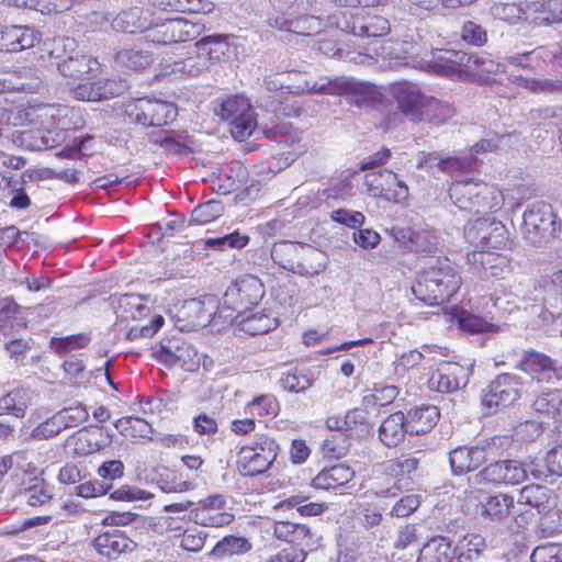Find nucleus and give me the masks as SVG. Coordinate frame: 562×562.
Listing matches in <instances>:
<instances>
[{"label":"nucleus","mask_w":562,"mask_h":562,"mask_svg":"<svg viewBox=\"0 0 562 562\" xmlns=\"http://www.w3.org/2000/svg\"><path fill=\"white\" fill-rule=\"evenodd\" d=\"M518 368L535 374L542 391L533 402L535 411L562 420V361L538 351H527Z\"/></svg>","instance_id":"nucleus-1"},{"label":"nucleus","mask_w":562,"mask_h":562,"mask_svg":"<svg viewBox=\"0 0 562 562\" xmlns=\"http://www.w3.org/2000/svg\"><path fill=\"white\" fill-rule=\"evenodd\" d=\"M461 278L448 258L426 267L412 286L414 295L427 305H440L459 290Z\"/></svg>","instance_id":"nucleus-2"},{"label":"nucleus","mask_w":562,"mask_h":562,"mask_svg":"<svg viewBox=\"0 0 562 562\" xmlns=\"http://www.w3.org/2000/svg\"><path fill=\"white\" fill-rule=\"evenodd\" d=\"M453 205L467 214H488L499 210L504 202L502 191L484 182L454 181L449 187Z\"/></svg>","instance_id":"nucleus-3"},{"label":"nucleus","mask_w":562,"mask_h":562,"mask_svg":"<svg viewBox=\"0 0 562 562\" xmlns=\"http://www.w3.org/2000/svg\"><path fill=\"white\" fill-rule=\"evenodd\" d=\"M278 451V443L266 436L259 437L251 445L240 447L236 456L238 473L246 477L266 473L277 459Z\"/></svg>","instance_id":"nucleus-4"},{"label":"nucleus","mask_w":562,"mask_h":562,"mask_svg":"<svg viewBox=\"0 0 562 562\" xmlns=\"http://www.w3.org/2000/svg\"><path fill=\"white\" fill-rule=\"evenodd\" d=\"M522 231L525 238L535 246H541L557 237L560 222L551 204L543 201L531 203L524 213Z\"/></svg>","instance_id":"nucleus-5"},{"label":"nucleus","mask_w":562,"mask_h":562,"mask_svg":"<svg viewBox=\"0 0 562 562\" xmlns=\"http://www.w3.org/2000/svg\"><path fill=\"white\" fill-rule=\"evenodd\" d=\"M123 114L132 123L144 126H162L172 122L178 114L177 106L167 101L140 98L126 102Z\"/></svg>","instance_id":"nucleus-6"},{"label":"nucleus","mask_w":562,"mask_h":562,"mask_svg":"<svg viewBox=\"0 0 562 562\" xmlns=\"http://www.w3.org/2000/svg\"><path fill=\"white\" fill-rule=\"evenodd\" d=\"M521 384L520 378L515 374H498L482 392L484 414L493 415L517 402Z\"/></svg>","instance_id":"nucleus-7"},{"label":"nucleus","mask_w":562,"mask_h":562,"mask_svg":"<svg viewBox=\"0 0 562 562\" xmlns=\"http://www.w3.org/2000/svg\"><path fill=\"white\" fill-rule=\"evenodd\" d=\"M465 239L475 248L504 249L508 244V233L505 225L494 216L477 217L464 228Z\"/></svg>","instance_id":"nucleus-8"},{"label":"nucleus","mask_w":562,"mask_h":562,"mask_svg":"<svg viewBox=\"0 0 562 562\" xmlns=\"http://www.w3.org/2000/svg\"><path fill=\"white\" fill-rule=\"evenodd\" d=\"M56 106L37 104L26 108L15 106L0 93V131L3 126H27V124L49 125L54 122Z\"/></svg>","instance_id":"nucleus-9"},{"label":"nucleus","mask_w":562,"mask_h":562,"mask_svg":"<svg viewBox=\"0 0 562 562\" xmlns=\"http://www.w3.org/2000/svg\"><path fill=\"white\" fill-rule=\"evenodd\" d=\"M76 45L74 38L63 37L53 42L50 56L57 59L56 67L64 77L80 79L83 75H89L98 68L97 59L83 54H67V49L72 50Z\"/></svg>","instance_id":"nucleus-10"},{"label":"nucleus","mask_w":562,"mask_h":562,"mask_svg":"<svg viewBox=\"0 0 562 562\" xmlns=\"http://www.w3.org/2000/svg\"><path fill=\"white\" fill-rule=\"evenodd\" d=\"M217 114L229 122L232 135L238 140L249 137L257 126L249 100L243 95L224 100Z\"/></svg>","instance_id":"nucleus-11"},{"label":"nucleus","mask_w":562,"mask_h":562,"mask_svg":"<svg viewBox=\"0 0 562 562\" xmlns=\"http://www.w3.org/2000/svg\"><path fill=\"white\" fill-rule=\"evenodd\" d=\"M59 122L60 109L56 108L52 124H27V128L19 132L21 146L30 150H44L60 145L66 138V130L59 127Z\"/></svg>","instance_id":"nucleus-12"},{"label":"nucleus","mask_w":562,"mask_h":562,"mask_svg":"<svg viewBox=\"0 0 562 562\" xmlns=\"http://www.w3.org/2000/svg\"><path fill=\"white\" fill-rule=\"evenodd\" d=\"M265 294L263 284L254 276H246L231 284L223 296L225 307L241 316L251 306L259 303Z\"/></svg>","instance_id":"nucleus-13"},{"label":"nucleus","mask_w":562,"mask_h":562,"mask_svg":"<svg viewBox=\"0 0 562 562\" xmlns=\"http://www.w3.org/2000/svg\"><path fill=\"white\" fill-rule=\"evenodd\" d=\"M204 25L183 18L166 20L148 29L146 38L153 43L168 45L195 40Z\"/></svg>","instance_id":"nucleus-14"},{"label":"nucleus","mask_w":562,"mask_h":562,"mask_svg":"<svg viewBox=\"0 0 562 562\" xmlns=\"http://www.w3.org/2000/svg\"><path fill=\"white\" fill-rule=\"evenodd\" d=\"M364 184L371 196L383 198L386 201L400 203L408 198V187L389 169H380L366 175Z\"/></svg>","instance_id":"nucleus-15"},{"label":"nucleus","mask_w":562,"mask_h":562,"mask_svg":"<svg viewBox=\"0 0 562 562\" xmlns=\"http://www.w3.org/2000/svg\"><path fill=\"white\" fill-rule=\"evenodd\" d=\"M155 358L167 367L179 366L186 371H193L199 366L196 350L180 337L161 340Z\"/></svg>","instance_id":"nucleus-16"},{"label":"nucleus","mask_w":562,"mask_h":562,"mask_svg":"<svg viewBox=\"0 0 562 562\" xmlns=\"http://www.w3.org/2000/svg\"><path fill=\"white\" fill-rule=\"evenodd\" d=\"M473 371V363L462 366L457 362L442 363L428 380L431 390L451 393L465 387Z\"/></svg>","instance_id":"nucleus-17"},{"label":"nucleus","mask_w":562,"mask_h":562,"mask_svg":"<svg viewBox=\"0 0 562 562\" xmlns=\"http://www.w3.org/2000/svg\"><path fill=\"white\" fill-rule=\"evenodd\" d=\"M226 501L223 495L214 494L200 501L189 512V519L198 525L206 527H223L229 525L234 516L224 512Z\"/></svg>","instance_id":"nucleus-18"},{"label":"nucleus","mask_w":562,"mask_h":562,"mask_svg":"<svg viewBox=\"0 0 562 562\" xmlns=\"http://www.w3.org/2000/svg\"><path fill=\"white\" fill-rule=\"evenodd\" d=\"M477 483L518 485L527 480V469L515 460L496 461L475 475Z\"/></svg>","instance_id":"nucleus-19"},{"label":"nucleus","mask_w":562,"mask_h":562,"mask_svg":"<svg viewBox=\"0 0 562 562\" xmlns=\"http://www.w3.org/2000/svg\"><path fill=\"white\" fill-rule=\"evenodd\" d=\"M271 529L277 539L292 543L299 547L297 549H304L306 553L318 544L316 533L305 524L274 520Z\"/></svg>","instance_id":"nucleus-20"},{"label":"nucleus","mask_w":562,"mask_h":562,"mask_svg":"<svg viewBox=\"0 0 562 562\" xmlns=\"http://www.w3.org/2000/svg\"><path fill=\"white\" fill-rule=\"evenodd\" d=\"M422 451H416L412 454H402L401 457L389 461L386 471L390 475L394 476L396 481L394 484L385 490L376 492L378 495L389 497L396 496L403 487H408L411 484V474L414 473L420 462L418 457Z\"/></svg>","instance_id":"nucleus-21"},{"label":"nucleus","mask_w":562,"mask_h":562,"mask_svg":"<svg viewBox=\"0 0 562 562\" xmlns=\"http://www.w3.org/2000/svg\"><path fill=\"white\" fill-rule=\"evenodd\" d=\"M41 33L27 25L0 26V52L18 53L40 43Z\"/></svg>","instance_id":"nucleus-22"},{"label":"nucleus","mask_w":562,"mask_h":562,"mask_svg":"<svg viewBox=\"0 0 562 562\" xmlns=\"http://www.w3.org/2000/svg\"><path fill=\"white\" fill-rule=\"evenodd\" d=\"M427 97L414 85L403 83L394 88V99L400 112L414 123L423 121Z\"/></svg>","instance_id":"nucleus-23"},{"label":"nucleus","mask_w":562,"mask_h":562,"mask_svg":"<svg viewBox=\"0 0 562 562\" xmlns=\"http://www.w3.org/2000/svg\"><path fill=\"white\" fill-rule=\"evenodd\" d=\"M95 551L108 560H115L121 554L132 552L137 544L122 530L111 529L99 533L92 541Z\"/></svg>","instance_id":"nucleus-24"},{"label":"nucleus","mask_w":562,"mask_h":562,"mask_svg":"<svg viewBox=\"0 0 562 562\" xmlns=\"http://www.w3.org/2000/svg\"><path fill=\"white\" fill-rule=\"evenodd\" d=\"M302 248L296 243L280 241L273 245L271 249L272 260L285 270L292 271L300 276L315 274L324 269V265L319 263L317 267L307 268L299 262V252Z\"/></svg>","instance_id":"nucleus-25"},{"label":"nucleus","mask_w":562,"mask_h":562,"mask_svg":"<svg viewBox=\"0 0 562 562\" xmlns=\"http://www.w3.org/2000/svg\"><path fill=\"white\" fill-rule=\"evenodd\" d=\"M495 250H473L467 256L468 262L475 269L482 270L486 277L502 278L504 273L510 271V261L506 256Z\"/></svg>","instance_id":"nucleus-26"},{"label":"nucleus","mask_w":562,"mask_h":562,"mask_svg":"<svg viewBox=\"0 0 562 562\" xmlns=\"http://www.w3.org/2000/svg\"><path fill=\"white\" fill-rule=\"evenodd\" d=\"M487 460L484 447H458L449 452V463L452 473L464 474L480 468Z\"/></svg>","instance_id":"nucleus-27"},{"label":"nucleus","mask_w":562,"mask_h":562,"mask_svg":"<svg viewBox=\"0 0 562 562\" xmlns=\"http://www.w3.org/2000/svg\"><path fill=\"white\" fill-rule=\"evenodd\" d=\"M218 308L214 295H205L202 299H191L183 305V314L190 319L192 329L203 328L210 325Z\"/></svg>","instance_id":"nucleus-28"},{"label":"nucleus","mask_w":562,"mask_h":562,"mask_svg":"<svg viewBox=\"0 0 562 562\" xmlns=\"http://www.w3.org/2000/svg\"><path fill=\"white\" fill-rule=\"evenodd\" d=\"M369 413L362 408L348 411L344 416L336 415L326 419V427L331 431H342L346 435H360L368 430Z\"/></svg>","instance_id":"nucleus-29"},{"label":"nucleus","mask_w":562,"mask_h":562,"mask_svg":"<svg viewBox=\"0 0 562 562\" xmlns=\"http://www.w3.org/2000/svg\"><path fill=\"white\" fill-rule=\"evenodd\" d=\"M358 83L351 78L346 77H321L315 81L306 80L302 86V92H311L318 94L341 95L346 93L356 92Z\"/></svg>","instance_id":"nucleus-30"},{"label":"nucleus","mask_w":562,"mask_h":562,"mask_svg":"<svg viewBox=\"0 0 562 562\" xmlns=\"http://www.w3.org/2000/svg\"><path fill=\"white\" fill-rule=\"evenodd\" d=\"M406 432H409L406 417L404 413L396 412L382 422L379 438L384 446L392 448L404 440Z\"/></svg>","instance_id":"nucleus-31"},{"label":"nucleus","mask_w":562,"mask_h":562,"mask_svg":"<svg viewBox=\"0 0 562 562\" xmlns=\"http://www.w3.org/2000/svg\"><path fill=\"white\" fill-rule=\"evenodd\" d=\"M144 297L139 294L125 293L119 297H113V304L117 318L121 319H142L150 312L148 305L143 303Z\"/></svg>","instance_id":"nucleus-32"},{"label":"nucleus","mask_w":562,"mask_h":562,"mask_svg":"<svg viewBox=\"0 0 562 562\" xmlns=\"http://www.w3.org/2000/svg\"><path fill=\"white\" fill-rule=\"evenodd\" d=\"M355 475V471L344 464L338 463L330 468L322 470L312 481L316 488L330 490L346 485Z\"/></svg>","instance_id":"nucleus-33"},{"label":"nucleus","mask_w":562,"mask_h":562,"mask_svg":"<svg viewBox=\"0 0 562 562\" xmlns=\"http://www.w3.org/2000/svg\"><path fill=\"white\" fill-rule=\"evenodd\" d=\"M453 540L445 536L429 539L420 549L417 562H451Z\"/></svg>","instance_id":"nucleus-34"},{"label":"nucleus","mask_w":562,"mask_h":562,"mask_svg":"<svg viewBox=\"0 0 562 562\" xmlns=\"http://www.w3.org/2000/svg\"><path fill=\"white\" fill-rule=\"evenodd\" d=\"M112 29L117 32L137 33L150 29L147 16L144 15V10L139 7H133L128 10L120 12L112 20Z\"/></svg>","instance_id":"nucleus-35"},{"label":"nucleus","mask_w":562,"mask_h":562,"mask_svg":"<svg viewBox=\"0 0 562 562\" xmlns=\"http://www.w3.org/2000/svg\"><path fill=\"white\" fill-rule=\"evenodd\" d=\"M440 413L436 406L426 405L408 413L407 425L411 434H426L438 422Z\"/></svg>","instance_id":"nucleus-36"},{"label":"nucleus","mask_w":562,"mask_h":562,"mask_svg":"<svg viewBox=\"0 0 562 562\" xmlns=\"http://www.w3.org/2000/svg\"><path fill=\"white\" fill-rule=\"evenodd\" d=\"M209 66L206 58H204V55L200 54V52H198L195 56H190L186 59L175 61L166 59L162 63L165 74H187L191 77L199 76L203 70L207 69Z\"/></svg>","instance_id":"nucleus-37"},{"label":"nucleus","mask_w":562,"mask_h":562,"mask_svg":"<svg viewBox=\"0 0 562 562\" xmlns=\"http://www.w3.org/2000/svg\"><path fill=\"white\" fill-rule=\"evenodd\" d=\"M389 31V21L379 15L357 18L351 26V32L360 37H379L387 34Z\"/></svg>","instance_id":"nucleus-38"},{"label":"nucleus","mask_w":562,"mask_h":562,"mask_svg":"<svg viewBox=\"0 0 562 562\" xmlns=\"http://www.w3.org/2000/svg\"><path fill=\"white\" fill-rule=\"evenodd\" d=\"M454 114L456 109L451 103L428 95L424 106L422 122L440 125L450 120Z\"/></svg>","instance_id":"nucleus-39"},{"label":"nucleus","mask_w":562,"mask_h":562,"mask_svg":"<svg viewBox=\"0 0 562 562\" xmlns=\"http://www.w3.org/2000/svg\"><path fill=\"white\" fill-rule=\"evenodd\" d=\"M115 61L121 67L133 70H143L154 61L153 55L147 49L133 47L122 48L115 54Z\"/></svg>","instance_id":"nucleus-40"},{"label":"nucleus","mask_w":562,"mask_h":562,"mask_svg":"<svg viewBox=\"0 0 562 562\" xmlns=\"http://www.w3.org/2000/svg\"><path fill=\"white\" fill-rule=\"evenodd\" d=\"M31 403V394L25 389H15L0 398V416L11 414L23 417Z\"/></svg>","instance_id":"nucleus-41"},{"label":"nucleus","mask_w":562,"mask_h":562,"mask_svg":"<svg viewBox=\"0 0 562 562\" xmlns=\"http://www.w3.org/2000/svg\"><path fill=\"white\" fill-rule=\"evenodd\" d=\"M196 48L200 54L204 55L209 65L218 61L229 49V44L225 35L214 34L205 36L196 42Z\"/></svg>","instance_id":"nucleus-42"},{"label":"nucleus","mask_w":562,"mask_h":562,"mask_svg":"<svg viewBox=\"0 0 562 562\" xmlns=\"http://www.w3.org/2000/svg\"><path fill=\"white\" fill-rule=\"evenodd\" d=\"M550 502V490L542 485L530 484L522 487L519 493L518 503L537 509L539 514L548 510Z\"/></svg>","instance_id":"nucleus-43"},{"label":"nucleus","mask_w":562,"mask_h":562,"mask_svg":"<svg viewBox=\"0 0 562 562\" xmlns=\"http://www.w3.org/2000/svg\"><path fill=\"white\" fill-rule=\"evenodd\" d=\"M453 552L469 561L479 558L486 547L485 539L481 535L470 532L453 540Z\"/></svg>","instance_id":"nucleus-44"},{"label":"nucleus","mask_w":562,"mask_h":562,"mask_svg":"<svg viewBox=\"0 0 562 562\" xmlns=\"http://www.w3.org/2000/svg\"><path fill=\"white\" fill-rule=\"evenodd\" d=\"M277 325V318L265 312L254 313L239 322L240 329L251 336L266 334Z\"/></svg>","instance_id":"nucleus-45"},{"label":"nucleus","mask_w":562,"mask_h":562,"mask_svg":"<svg viewBox=\"0 0 562 562\" xmlns=\"http://www.w3.org/2000/svg\"><path fill=\"white\" fill-rule=\"evenodd\" d=\"M514 498L505 494L490 496L483 504L482 515L495 520H502L509 514Z\"/></svg>","instance_id":"nucleus-46"},{"label":"nucleus","mask_w":562,"mask_h":562,"mask_svg":"<svg viewBox=\"0 0 562 562\" xmlns=\"http://www.w3.org/2000/svg\"><path fill=\"white\" fill-rule=\"evenodd\" d=\"M349 447V436L342 431H336L324 440L322 445V452L327 459H340L346 456Z\"/></svg>","instance_id":"nucleus-47"},{"label":"nucleus","mask_w":562,"mask_h":562,"mask_svg":"<svg viewBox=\"0 0 562 562\" xmlns=\"http://www.w3.org/2000/svg\"><path fill=\"white\" fill-rule=\"evenodd\" d=\"M549 0H530L522 4L525 21L535 25H549L550 11Z\"/></svg>","instance_id":"nucleus-48"},{"label":"nucleus","mask_w":562,"mask_h":562,"mask_svg":"<svg viewBox=\"0 0 562 562\" xmlns=\"http://www.w3.org/2000/svg\"><path fill=\"white\" fill-rule=\"evenodd\" d=\"M307 499L308 498L305 497V496H300V495L291 496L288 499H285L283 502H280L276 506V509H279V508H286V509L296 508V510L302 516H317V515L322 514L325 510L326 506L323 503L307 502Z\"/></svg>","instance_id":"nucleus-49"},{"label":"nucleus","mask_w":562,"mask_h":562,"mask_svg":"<svg viewBox=\"0 0 562 562\" xmlns=\"http://www.w3.org/2000/svg\"><path fill=\"white\" fill-rule=\"evenodd\" d=\"M488 12L494 19L502 20L509 24L525 21L522 3L494 2L490 7Z\"/></svg>","instance_id":"nucleus-50"},{"label":"nucleus","mask_w":562,"mask_h":562,"mask_svg":"<svg viewBox=\"0 0 562 562\" xmlns=\"http://www.w3.org/2000/svg\"><path fill=\"white\" fill-rule=\"evenodd\" d=\"M251 549V543L244 537L227 536L216 543L213 549L215 555L243 554Z\"/></svg>","instance_id":"nucleus-51"},{"label":"nucleus","mask_w":562,"mask_h":562,"mask_svg":"<svg viewBox=\"0 0 562 562\" xmlns=\"http://www.w3.org/2000/svg\"><path fill=\"white\" fill-rule=\"evenodd\" d=\"M224 206L221 201L210 200L195 206L191 213V223L207 224L222 215Z\"/></svg>","instance_id":"nucleus-52"},{"label":"nucleus","mask_w":562,"mask_h":562,"mask_svg":"<svg viewBox=\"0 0 562 562\" xmlns=\"http://www.w3.org/2000/svg\"><path fill=\"white\" fill-rule=\"evenodd\" d=\"M91 338L88 334L70 335L66 337H53L50 339V348L58 355H65L69 351L85 348Z\"/></svg>","instance_id":"nucleus-53"},{"label":"nucleus","mask_w":562,"mask_h":562,"mask_svg":"<svg viewBox=\"0 0 562 562\" xmlns=\"http://www.w3.org/2000/svg\"><path fill=\"white\" fill-rule=\"evenodd\" d=\"M280 384L285 391L300 393L310 389L313 380L303 370L294 369L282 373Z\"/></svg>","instance_id":"nucleus-54"},{"label":"nucleus","mask_w":562,"mask_h":562,"mask_svg":"<svg viewBox=\"0 0 562 562\" xmlns=\"http://www.w3.org/2000/svg\"><path fill=\"white\" fill-rule=\"evenodd\" d=\"M128 85L123 79H99L95 81L97 101L108 100L124 93Z\"/></svg>","instance_id":"nucleus-55"},{"label":"nucleus","mask_w":562,"mask_h":562,"mask_svg":"<svg viewBox=\"0 0 562 562\" xmlns=\"http://www.w3.org/2000/svg\"><path fill=\"white\" fill-rule=\"evenodd\" d=\"M25 502L32 507H38L47 504L52 497V488L44 481L36 480L33 486H30L23 492Z\"/></svg>","instance_id":"nucleus-56"},{"label":"nucleus","mask_w":562,"mask_h":562,"mask_svg":"<svg viewBox=\"0 0 562 562\" xmlns=\"http://www.w3.org/2000/svg\"><path fill=\"white\" fill-rule=\"evenodd\" d=\"M58 422L64 424L66 429L78 427L89 418V413L82 404L63 408L58 413Z\"/></svg>","instance_id":"nucleus-57"},{"label":"nucleus","mask_w":562,"mask_h":562,"mask_svg":"<svg viewBox=\"0 0 562 562\" xmlns=\"http://www.w3.org/2000/svg\"><path fill=\"white\" fill-rule=\"evenodd\" d=\"M116 429L121 432L132 430L131 436L140 438H150L151 426L139 417H123L115 423Z\"/></svg>","instance_id":"nucleus-58"},{"label":"nucleus","mask_w":562,"mask_h":562,"mask_svg":"<svg viewBox=\"0 0 562 562\" xmlns=\"http://www.w3.org/2000/svg\"><path fill=\"white\" fill-rule=\"evenodd\" d=\"M355 172L346 170L340 173L327 189V198L346 200L353 194L351 179Z\"/></svg>","instance_id":"nucleus-59"},{"label":"nucleus","mask_w":562,"mask_h":562,"mask_svg":"<svg viewBox=\"0 0 562 562\" xmlns=\"http://www.w3.org/2000/svg\"><path fill=\"white\" fill-rule=\"evenodd\" d=\"M476 161V158L471 154L464 157H447L439 159L436 166L443 172L468 171L472 170Z\"/></svg>","instance_id":"nucleus-60"},{"label":"nucleus","mask_w":562,"mask_h":562,"mask_svg":"<svg viewBox=\"0 0 562 562\" xmlns=\"http://www.w3.org/2000/svg\"><path fill=\"white\" fill-rule=\"evenodd\" d=\"M531 562H562V544L548 542L536 547L531 553Z\"/></svg>","instance_id":"nucleus-61"},{"label":"nucleus","mask_w":562,"mask_h":562,"mask_svg":"<svg viewBox=\"0 0 562 562\" xmlns=\"http://www.w3.org/2000/svg\"><path fill=\"white\" fill-rule=\"evenodd\" d=\"M247 408L251 415L266 416L276 415L278 403L272 395H260L251 401Z\"/></svg>","instance_id":"nucleus-62"},{"label":"nucleus","mask_w":562,"mask_h":562,"mask_svg":"<svg viewBox=\"0 0 562 562\" xmlns=\"http://www.w3.org/2000/svg\"><path fill=\"white\" fill-rule=\"evenodd\" d=\"M57 414L47 418L45 422L40 424L32 431V437L37 440L49 439L57 436L60 431L65 430L63 423H59Z\"/></svg>","instance_id":"nucleus-63"},{"label":"nucleus","mask_w":562,"mask_h":562,"mask_svg":"<svg viewBox=\"0 0 562 562\" xmlns=\"http://www.w3.org/2000/svg\"><path fill=\"white\" fill-rule=\"evenodd\" d=\"M265 133L268 138L278 143L294 144L301 139L299 133L292 132V126L288 123L277 124Z\"/></svg>","instance_id":"nucleus-64"}]
</instances>
